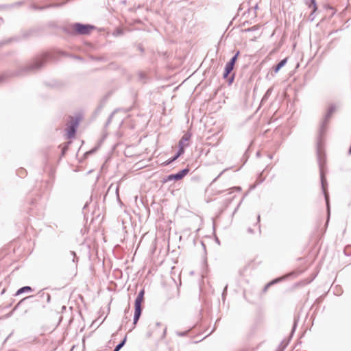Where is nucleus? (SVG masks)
<instances>
[{
    "mask_svg": "<svg viewBox=\"0 0 351 351\" xmlns=\"http://www.w3.org/2000/svg\"><path fill=\"white\" fill-rule=\"evenodd\" d=\"M93 29L94 27L90 25L76 23L73 25V29L79 34H88Z\"/></svg>",
    "mask_w": 351,
    "mask_h": 351,
    "instance_id": "7ed1b4c3",
    "label": "nucleus"
},
{
    "mask_svg": "<svg viewBox=\"0 0 351 351\" xmlns=\"http://www.w3.org/2000/svg\"><path fill=\"white\" fill-rule=\"evenodd\" d=\"M144 294H145V291L144 289H142L138 294V297H140L141 298H142L143 300V298H144Z\"/></svg>",
    "mask_w": 351,
    "mask_h": 351,
    "instance_id": "a211bd4d",
    "label": "nucleus"
},
{
    "mask_svg": "<svg viewBox=\"0 0 351 351\" xmlns=\"http://www.w3.org/2000/svg\"><path fill=\"white\" fill-rule=\"evenodd\" d=\"M31 291H32V288H31L30 287H29V286H25V287H22V288L19 289L17 291V292H16V295H20V294H21V293H24V292Z\"/></svg>",
    "mask_w": 351,
    "mask_h": 351,
    "instance_id": "9b49d317",
    "label": "nucleus"
},
{
    "mask_svg": "<svg viewBox=\"0 0 351 351\" xmlns=\"http://www.w3.org/2000/svg\"><path fill=\"white\" fill-rule=\"evenodd\" d=\"M72 254H73V258H75V254L74 252H72ZM73 261H74V258H73Z\"/></svg>",
    "mask_w": 351,
    "mask_h": 351,
    "instance_id": "cd10ccee",
    "label": "nucleus"
},
{
    "mask_svg": "<svg viewBox=\"0 0 351 351\" xmlns=\"http://www.w3.org/2000/svg\"><path fill=\"white\" fill-rule=\"evenodd\" d=\"M225 171H226V169H225V170H223V171H221V172L219 173V175L217 176V178H219L221 175H222V173H223Z\"/></svg>",
    "mask_w": 351,
    "mask_h": 351,
    "instance_id": "a878e982",
    "label": "nucleus"
},
{
    "mask_svg": "<svg viewBox=\"0 0 351 351\" xmlns=\"http://www.w3.org/2000/svg\"><path fill=\"white\" fill-rule=\"evenodd\" d=\"M253 8H254V16H256V10L258 8V5L256 4V5Z\"/></svg>",
    "mask_w": 351,
    "mask_h": 351,
    "instance_id": "412c9836",
    "label": "nucleus"
},
{
    "mask_svg": "<svg viewBox=\"0 0 351 351\" xmlns=\"http://www.w3.org/2000/svg\"><path fill=\"white\" fill-rule=\"evenodd\" d=\"M279 281H280V279H279V278H276V279H275V280H271V282H269V283H267V284L264 287V288H263V293H265V292L267 291V289H269V287H271V285H274V284L277 283V282H279Z\"/></svg>",
    "mask_w": 351,
    "mask_h": 351,
    "instance_id": "9d476101",
    "label": "nucleus"
},
{
    "mask_svg": "<svg viewBox=\"0 0 351 351\" xmlns=\"http://www.w3.org/2000/svg\"><path fill=\"white\" fill-rule=\"evenodd\" d=\"M260 218H261V217H260V215H258V217H257V223H259V221H260Z\"/></svg>",
    "mask_w": 351,
    "mask_h": 351,
    "instance_id": "b1692460",
    "label": "nucleus"
},
{
    "mask_svg": "<svg viewBox=\"0 0 351 351\" xmlns=\"http://www.w3.org/2000/svg\"><path fill=\"white\" fill-rule=\"evenodd\" d=\"M191 137V134L189 132L185 133L179 141L178 145H182L184 147H188L189 145V141Z\"/></svg>",
    "mask_w": 351,
    "mask_h": 351,
    "instance_id": "0eeeda50",
    "label": "nucleus"
},
{
    "mask_svg": "<svg viewBox=\"0 0 351 351\" xmlns=\"http://www.w3.org/2000/svg\"><path fill=\"white\" fill-rule=\"evenodd\" d=\"M232 189L235 191H241V188L239 186L234 187Z\"/></svg>",
    "mask_w": 351,
    "mask_h": 351,
    "instance_id": "4be33fe9",
    "label": "nucleus"
},
{
    "mask_svg": "<svg viewBox=\"0 0 351 351\" xmlns=\"http://www.w3.org/2000/svg\"><path fill=\"white\" fill-rule=\"evenodd\" d=\"M248 232H251V233H253V230L250 228H248Z\"/></svg>",
    "mask_w": 351,
    "mask_h": 351,
    "instance_id": "393cba45",
    "label": "nucleus"
},
{
    "mask_svg": "<svg viewBox=\"0 0 351 351\" xmlns=\"http://www.w3.org/2000/svg\"><path fill=\"white\" fill-rule=\"evenodd\" d=\"M234 66H233L232 64H230L228 62H227L224 69L223 77L224 79H227V81L229 84H231L234 79V74L232 75L230 77H228V75L232 71Z\"/></svg>",
    "mask_w": 351,
    "mask_h": 351,
    "instance_id": "39448f33",
    "label": "nucleus"
},
{
    "mask_svg": "<svg viewBox=\"0 0 351 351\" xmlns=\"http://www.w3.org/2000/svg\"><path fill=\"white\" fill-rule=\"evenodd\" d=\"M110 284H111V286H112V284H113V282H112V281H111V282H110ZM112 287H111V290H112Z\"/></svg>",
    "mask_w": 351,
    "mask_h": 351,
    "instance_id": "c85d7f7f",
    "label": "nucleus"
},
{
    "mask_svg": "<svg viewBox=\"0 0 351 351\" xmlns=\"http://www.w3.org/2000/svg\"><path fill=\"white\" fill-rule=\"evenodd\" d=\"M180 156H178V154H176L168 162L167 164H169L171 163V162L174 161L175 160H176Z\"/></svg>",
    "mask_w": 351,
    "mask_h": 351,
    "instance_id": "aec40b11",
    "label": "nucleus"
},
{
    "mask_svg": "<svg viewBox=\"0 0 351 351\" xmlns=\"http://www.w3.org/2000/svg\"><path fill=\"white\" fill-rule=\"evenodd\" d=\"M138 48H139V49H140L141 51H143V47H142L141 46H139V47H138Z\"/></svg>",
    "mask_w": 351,
    "mask_h": 351,
    "instance_id": "bb28decb",
    "label": "nucleus"
},
{
    "mask_svg": "<svg viewBox=\"0 0 351 351\" xmlns=\"http://www.w3.org/2000/svg\"><path fill=\"white\" fill-rule=\"evenodd\" d=\"M336 109L337 107L335 105L332 104L329 106L328 111L321 123L316 143L317 158L319 167L322 188L326 199L328 210H329V197L326 188L327 185V182L325 176L326 155L324 151V140L325 134L327 131L329 120L332 116L333 113L335 112Z\"/></svg>",
    "mask_w": 351,
    "mask_h": 351,
    "instance_id": "f257e3e1",
    "label": "nucleus"
},
{
    "mask_svg": "<svg viewBox=\"0 0 351 351\" xmlns=\"http://www.w3.org/2000/svg\"><path fill=\"white\" fill-rule=\"evenodd\" d=\"M118 190H119V188L117 187L116 189V193H117V199L119 201L120 199H119V197Z\"/></svg>",
    "mask_w": 351,
    "mask_h": 351,
    "instance_id": "5701e85b",
    "label": "nucleus"
},
{
    "mask_svg": "<svg viewBox=\"0 0 351 351\" xmlns=\"http://www.w3.org/2000/svg\"><path fill=\"white\" fill-rule=\"evenodd\" d=\"M127 337L126 336L124 337V339L115 347L114 349V351H119L120 349L125 345L126 342Z\"/></svg>",
    "mask_w": 351,
    "mask_h": 351,
    "instance_id": "f8f14e48",
    "label": "nucleus"
},
{
    "mask_svg": "<svg viewBox=\"0 0 351 351\" xmlns=\"http://www.w3.org/2000/svg\"><path fill=\"white\" fill-rule=\"evenodd\" d=\"M78 123L79 120L77 119H71L70 125L66 130V134L69 138L74 136L75 133V128H77Z\"/></svg>",
    "mask_w": 351,
    "mask_h": 351,
    "instance_id": "423d86ee",
    "label": "nucleus"
},
{
    "mask_svg": "<svg viewBox=\"0 0 351 351\" xmlns=\"http://www.w3.org/2000/svg\"><path fill=\"white\" fill-rule=\"evenodd\" d=\"M310 8H312V12L311 15H312L317 9V4L315 0H309L308 2L306 3Z\"/></svg>",
    "mask_w": 351,
    "mask_h": 351,
    "instance_id": "1a4fd4ad",
    "label": "nucleus"
},
{
    "mask_svg": "<svg viewBox=\"0 0 351 351\" xmlns=\"http://www.w3.org/2000/svg\"><path fill=\"white\" fill-rule=\"evenodd\" d=\"M189 172V169H187V168L184 169L177 173L169 175L166 178V181L180 180L182 179L185 176H186Z\"/></svg>",
    "mask_w": 351,
    "mask_h": 351,
    "instance_id": "20e7f679",
    "label": "nucleus"
},
{
    "mask_svg": "<svg viewBox=\"0 0 351 351\" xmlns=\"http://www.w3.org/2000/svg\"><path fill=\"white\" fill-rule=\"evenodd\" d=\"M271 90H272V88H269V89L267 90V92H266L265 95H264V97H263V98H266V97H267L271 94Z\"/></svg>",
    "mask_w": 351,
    "mask_h": 351,
    "instance_id": "6ab92c4d",
    "label": "nucleus"
},
{
    "mask_svg": "<svg viewBox=\"0 0 351 351\" xmlns=\"http://www.w3.org/2000/svg\"><path fill=\"white\" fill-rule=\"evenodd\" d=\"M178 147H179V149H178V152L177 154H178V156H180L184 153V148L186 147H184L182 145H178Z\"/></svg>",
    "mask_w": 351,
    "mask_h": 351,
    "instance_id": "dca6fc26",
    "label": "nucleus"
},
{
    "mask_svg": "<svg viewBox=\"0 0 351 351\" xmlns=\"http://www.w3.org/2000/svg\"><path fill=\"white\" fill-rule=\"evenodd\" d=\"M123 34V30L122 28H117L114 32H113V35L114 36H121Z\"/></svg>",
    "mask_w": 351,
    "mask_h": 351,
    "instance_id": "4468645a",
    "label": "nucleus"
},
{
    "mask_svg": "<svg viewBox=\"0 0 351 351\" xmlns=\"http://www.w3.org/2000/svg\"><path fill=\"white\" fill-rule=\"evenodd\" d=\"M143 301V300L138 296L136 297V298L135 300V303H134L135 311H134V318H133V324L134 325H136L137 324V322L141 317V315L142 313L141 304H142Z\"/></svg>",
    "mask_w": 351,
    "mask_h": 351,
    "instance_id": "f03ea898",
    "label": "nucleus"
},
{
    "mask_svg": "<svg viewBox=\"0 0 351 351\" xmlns=\"http://www.w3.org/2000/svg\"><path fill=\"white\" fill-rule=\"evenodd\" d=\"M287 58L282 60L279 63H278L275 66H274V71L276 73L280 69L284 66L287 63Z\"/></svg>",
    "mask_w": 351,
    "mask_h": 351,
    "instance_id": "6e6552de",
    "label": "nucleus"
},
{
    "mask_svg": "<svg viewBox=\"0 0 351 351\" xmlns=\"http://www.w3.org/2000/svg\"><path fill=\"white\" fill-rule=\"evenodd\" d=\"M282 350H283V348H282V349H281V350H280L279 351H282Z\"/></svg>",
    "mask_w": 351,
    "mask_h": 351,
    "instance_id": "c756f323",
    "label": "nucleus"
},
{
    "mask_svg": "<svg viewBox=\"0 0 351 351\" xmlns=\"http://www.w3.org/2000/svg\"><path fill=\"white\" fill-rule=\"evenodd\" d=\"M239 55V51H238L235 55L230 60V61L228 62L229 64H232L233 66H234L236 62H237V60L238 58V56Z\"/></svg>",
    "mask_w": 351,
    "mask_h": 351,
    "instance_id": "ddd939ff",
    "label": "nucleus"
},
{
    "mask_svg": "<svg viewBox=\"0 0 351 351\" xmlns=\"http://www.w3.org/2000/svg\"><path fill=\"white\" fill-rule=\"evenodd\" d=\"M190 330L191 329H189V330H187L186 331H184V332H179V331H178V332H176V335L178 336H179V337H184V336H186L188 334V332L190 331Z\"/></svg>",
    "mask_w": 351,
    "mask_h": 351,
    "instance_id": "2eb2a0df",
    "label": "nucleus"
},
{
    "mask_svg": "<svg viewBox=\"0 0 351 351\" xmlns=\"http://www.w3.org/2000/svg\"><path fill=\"white\" fill-rule=\"evenodd\" d=\"M258 29V27L257 25H254V26H253L252 27H250V28L245 29V32H252V31H255V30H256Z\"/></svg>",
    "mask_w": 351,
    "mask_h": 351,
    "instance_id": "f3484780",
    "label": "nucleus"
}]
</instances>
